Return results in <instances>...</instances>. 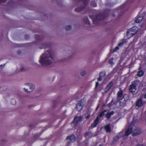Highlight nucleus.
Returning a JSON list of instances; mask_svg holds the SVG:
<instances>
[{
  "label": "nucleus",
  "instance_id": "nucleus-1",
  "mask_svg": "<svg viewBox=\"0 0 146 146\" xmlns=\"http://www.w3.org/2000/svg\"><path fill=\"white\" fill-rule=\"evenodd\" d=\"M53 61L52 52L50 50L45 52L40 56L39 60L40 63L43 66L51 64Z\"/></svg>",
  "mask_w": 146,
  "mask_h": 146
},
{
  "label": "nucleus",
  "instance_id": "nucleus-2",
  "mask_svg": "<svg viewBox=\"0 0 146 146\" xmlns=\"http://www.w3.org/2000/svg\"><path fill=\"white\" fill-rule=\"evenodd\" d=\"M138 30L137 27H133L129 29L127 33V35L129 38L133 36L135 34Z\"/></svg>",
  "mask_w": 146,
  "mask_h": 146
},
{
  "label": "nucleus",
  "instance_id": "nucleus-3",
  "mask_svg": "<svg viewBox=\"0 0 146 146\" xmlns=\"http://www.w3.org/2000/svg\"><path fill=\"white\" fill-rule=\"evenodd\" d=\"M142 131L141 129L139 127H136L134 129L132 133V135L133 136H137L141 134Z\"/></svg>",
  "mask_w": 146,
  "mask_h": 146
},
{
  "label": "nucleus",
  "instance_id": "nucleus-4",
  "mask_svg": "<svg viewBox=\"0 0 146 146\" xmlns=\"http://www.w3.org/2000/svg\"><path fill=\"white\" fill-rule=\"evenodd\" d=\"M82 118V117L81 116L76 117L72 121V124H73L74 126H76L78 122L81 120Z\"/></svg>",
  "mask_w": 146,
  "mask_h": 146
},
{
  "label": "nucleus",
  "instance_id": "nucleus-5",
  "mask_svg": "<svg viewBox=\"0 0 146 146\" xmlns=\"http://www.w3.org/2000/svg\"><path fill=\"white\" fill-rule=\"evenodd\" d=\"M133 129L131 125H129L126 129L124 136L127 137L132 133Z\"/></svg>",
  "mask_w": 146,
  "mask_h": 146
},
{
  "label": "nucleus",
  "instance_id": "nucleus-6",
  "mask_svg": "<svg viewBox=\"0 0 146 146\" xmlns=\"http://www.w3.org/2000/svg\"><path fill=\"white\" fill-rule=\"evenodd\" d=\"M102 16L98 15L97 16L93 15L90 16L93 21L95 23L96 21L100 20L102 18Z\"/></svg>",
  "mask_w": 146,
  "mask_h": 146
},
{
  "label": "nucleus",
  "instance_id": "nucleus-7",
  "mask_svg": "<svg viewBox=\"0 0 146 146\" xmlns=\"http://www.w3.org/2000/svg\"><path fill=\"white\" fill-rule=\"evenodd\" d=\"M25 85L27 86H29L30 90V91H31V92H33L35 89V86L33 84L30 83H26L25 84Z\"/></svg>",
  "mask_w": 146,
  "mask_h": 146
},
{
  "label": "nucleus",
  "instance_id": "nucleus-8",
  "mask_svg": "<svg viewBox=\"0 0 146 146\" xmlns=\"http://www.w3.org/2000/svg\"><path fill=\"white\" fill-rule=\"evenodd\" d=\"M137 90V88L135 85L131 84L129 86V91L133 93L135 92Z\"/></svg>",
  "mask_w": 146,
  "mask_h": 146
},
{
  "label": "nucleus",
  "instance_id": "nucleus-9",
  "mask_svg": "<svg viewBox=\"0 0 146 146\" xmlns=\"http://www.w3.org/2000/svg\"><path fill=\"white\" fill-rule=\"evenodd\" d=\"M106 76V73L104 72H102L100 73V77L98 79V80L99 81H101L104 79V77Z\"/></svg>",
  "mask_w": 146,
  "mask_h": 146
},
{
  "label": "nucleus",
  "instance_id": "nucleus-10",
  "mask_svg": "<svg viewBox=\"0 0 146 146\" xmlns=\"http://www.w3.org/2000/svg\"><path fill=\"white\" fill-rule=\"evenodd\" d=\"M100 118V117L98 116L94 120V123L91 125V127L92 128L96 127V126L98 123V121L99 120Z\"/></svg>",
  "mask_w": 146,
  "mask_h": 146
},
{
  "label": "nucleus",
  "instance_id": "nucleus-11",
  "mask_svg": "<svg viewBox=\"0 0 146 146\" xmlns=\"http://www.w3.org/2000/svg\"><path fill=\"white\" fill-rule=\"evenodd\" d=\"M116 105L118 108L122 107L125 105V103L121 101H117Z\"/></svg>",
  "mask_w": 146,
  "mask_h": 146
},
{
  "label": "nucleus",
  "instance_id": "nucleus-12",
  "mask_svg": "<svg viewBox=\"0 0 146 146\" xmlns=\"http://www.w3.org/2000/svg\"><path fill=\"white\" fill-rule=\"evenodd\" d=\"M113 83L112 82H110L105 88V92L106 93L113 86Z\"/></svg>",
  "mask_w": 146,
  "mask_h": 146
},
{
  "label": "nucleus",
  "instance_id": "nucleus-13",
  "mask_svg": "<svg viewBox=\"0 0 146 146\" xmlns=\"http://www.w3.org/2000/svg\"><path fill=\"white\" fill-rule=\"evenodd\" d=\"M66 139L67 140L70 139L71 141L73 142L75 140V137L74 135L72 134L70 137H67Z\"/></svg>",
  "mask_w": 146,
  "mask_h": 146
},
{
  "label": "nucleus",
  "instance_id": "nucleus-14",
  "mask_svg": "<svg viewBox=\"0 0 146 146\" xmlns=\"http://www.w3.org/2000/svg\"><path fill=\"white\" fill-rule=\"evenodd\" d=\"M137 101L136 102L135 106L138 107L141 106L143 105L145 103L144 101Z\"/></svg>",
  "mask_w": 146,
  "mask_h": 146
},
{
  "label": "nucleus",
  "instance_id": "nucleus-15",
  "mask_svg": "<svg viewBox=\"0 0 146 146\" xmlns=\"http://www.w3.org/2000/svg\"><path fill=\"white\" fill-rule=\"evenodd\" d=\"M114 114V112L112 111L110 112H108L106 115L105 117L108 119L111 117V116L113 115Z\"/></svg>",
  "mask_w": 146,
  "mask_h": 146
},
{
  "label": "nucleus",
  "instance_id": "nucleus-16",
  "mask_svg": "<svg viewBox=\"0 0 146 146\" xmlns=\"http://www.w3.org/2000/svg\"><path fill=\"white\" fill-rule=\"evenodd\" d=\"M82 108V105L81 104V102L78 103L76 106V109L78 111H80Z\"/></svg>",
  "mask_w": 146,
  "mask_h": 146
},
{
  "label": "nucleus",
  "instance_id": "nucleus-17",
  "mask_svg": "<svg viewBox=\"0 0 146 146\" xmlns=\"http://www.w3.org/2000/svg\"><path fill=\"white\" fill-rule=\"evenodd\" d=\"M104 128L106 130V132H110L111 131V129L110 128V125L108 124L106 125Z\"/></svg>",
  "mask_w": 146,
  "mask_h": 146
},
{
  "label": "nucleus",
  "instance_id": "nucleus-18",
  "mask_svg": "<svg viewBox=\"0 0 146 146\" xmlns=\"http://www.w3.org/2000/svg\"><path fill=\"white\" fill-rule=\"evenodd\" d=\"M140 84V82L139 81L135 80L132 82L131 84L133 85H135L136 87L137 85Z\"/></svg>",
  "mask_w": 146,
  "mask_h": 146
},
{
  "label": "nucleus",
  "instance_id": "nucleus-19",
  "mask_svg": "<svg viewBox=\"0 0 146 146\" xmlns=\"http://www.w3.org/2000/svg\"><path fill=\"white\" fill-rule=\"evenodd\" d=\"M119 137L118 136L115 137L113 138V141L112 143V144H114L115 143L119 140Z\"/></svg>",
  "mask_w": 146,
  "mask_h": 146
},
{
  "label": "nucleus",
  "instance_id": "nucleus-20",
  "mask_svg": "<svg viewBox=\"0 0 146 146\" xmlns=\"http://www.w3.org/2000/svg\"><path fill=\"white\" fill-rule=\"evenodd\" d=\"M144 74V73L142 71H139L137 73V76L141 77L143 76Z\"/></svg>",
  "mask_w": 146,
  "mask_h": 146
},
{
  "label": "nucleus",
  "instance_id": "nucleus-21",
  "mask_svg": "<svg viewBox=\"0 0 146 146\" xmlns=\"http://www.w3.org/2000/svg\"><path fill=\"white\" fill-rule=\"evenodd\" d=\"M143 19L142 17H139L135 20V22L136 23H139L142 21Z\"/></svg>",
  "mask_w": 146,
  "mask_h": 146
},
{
  "label": "nucleus",
  "instance_id": "nucleus-22",
  "mask_svg": "<svg viewBox=\"0 0 146 146\" xmlns=\"http://www.w3.org/2000/svg\"><path fill=\"white\" fill-rule=\"evenodd\" d=\"M123 99L124 100H128L129 99V96L127 94H125L123 97Z\"/></svg>",
  "mask_w": 146,
  "mask_h": 146
},
{
  "label": "nucleus",
  "instance_id": "nucleus-23",
  "mask_svg": "<svg viewBox=\"0 0 146 146\" xmlns=\"http://www.w3.org/2000/svg\"><path fill=\"white\" fill-rule=\"evenodd\" d=\"M84 22L86 24H89L90 22L88 21V17H85L84 19H83Z\"/></svg>",
  "mask_w": 146,
  "mask_h": 146
},
{
  "label": "nucleus",
  "instance_id": "nucleus-24",
  "mask_svg": "<svg viewBox=\"0 0 146 146\" xmlns=\"http://www.w3.org/2000/svg\"><path fill=\"white\" fill-rule=\"evenodd\" d=\"M122 95V92L121 90H120L117 93V97L118 98H120Z\"/></svg>",
  "mask_w": 146,
  "mask_h": 146
},
{
  "label": "nucleus",
  "instance_id": "nucleus-25",
  "mask_svg": "<svg viewBox=\"0 0 146 146\" xmlns=\"http://www.w3.org/2000/svg\"><path fill=\"white\" fill-rule=\"evenodd\" d=\"M72 29V27L70 25L67 26L65 27V29L66 31H68Z\"/></svg>",
  "mask_w": 146,
  "mask_h": 146
},
{
  "label": "nucleus",
  "instance_id": "nucleus-26",
  "mask_svg": "<svg viewBox=\"0 0 146 146\" xmlns=\"http://www.w3.org/2000/svg\"><path fill=\"white\" fill-rule=\"evenodd\" d=\"M86 73V70H83L80 73V75L81 76H84Z\"/></svg>",
  "mask_w": 146,
  "mask_h": 146
},
{
  "label": "nucleus",
  "instance_id": "nucleus-27",
  "mask_svg": "<svg viewBox=\"0 0 146 146\" xmlns=\"http://www.w3.org/2000/svg\"><path fill=\"white\" fill-rule=\"evenodd\" d=\"M113 58H111L109 61V64H110L111 65H113L114 64V63L113 62Z\"/></svg>",
  "mask_w": 146,
  "mask_h": 146
},
{
  "label": "nucleus",
  "instance_id": "nucleus-28",
  "mask_svg": "<svg viewBox=\"0 0 146 146\" xmlns=\"http://www.w3.org/2000/svg\"><path fill=\"white\" fill-rule=\"evenodd\" d=\"M23 89L24 91L26 93H31V91H30L29 90H28V89L27 88H24Z\"/></svg>",
  "mask_w": 146,
  "mask_h": 146
},
{
  "label": "nucleus",
  "instance_id": "nucleus-29",
  "mask_svg": "<svg viewBox=\"0 0 146 146\" xmlns=\"http://www.w3.org/2000/svg\"><path fill=\"white\" fill-rule=\"evenodd\" d=\"M39 97V96H38L35 95L33 96L32 99L33 100H37Z\"/></svg>",
  "mask_w": 146,
  "mask_h": 146
},
{
  "label": "nucleus",
  "instance_id": "nucleus-30",
  "mask_svg": "<svg viewBox=\"0 0 146 146\" xmlns=\"http://www.w3.org/2000/svg\"><path fill=\"white\" fill-rule=\"evenodd\" d=\"M104 111H102L99 115L98 116L100 117H101L104 116Z\"/></svg>",
  "mask_w": 146,
  "mask_h": 146
},
{
  "label": "nucleus",
  "instance_id": "nucleus-31",
  "mask_svg": "<svg viewBox=\"0 0 146 146\" xmlns=\"http://www.w3.org/2000/svg\"><path fill=\"white\" fill-rule=\"evenodd\" d=\"M82 9L81 8H79L77 9H76V11L77 12H80L82 11Z\"/></svg>",
  "mask_w": 146,
  "mask_h": 146
},
{
  "label": "nucleus",
  "instance_id": "nucleus-32",
  "mask_svg": "<svg viewBox=\"0 0 146 146\" xmlns=\"http://www.w3.org/2000/svg\"><path fill=\"white\" fill-rule=\"evenodd\" d=\"M121 42L123 44H124L127 42V40L126 39H123L121 40Z\"/></svg>",
  "mask_w": 146,
  "mask_h": 146
},
{
  "label": "nucleus",
  "instance_id": "nucleus-33",
  "mask_svg": "<svg viewBox=\"0 0 146 146\" xmlns=\"http://www.w3.org/2000/svg\"><path fill=\"white\" fill-rule=\"evenodd\" d=\"M119 49V47L118 46L115 47L113 50V52H115Z\"/></svg>",
  "mask_w": 146,
  "mask_h": 146
},
{
  "label": "nucleus",
  "instance_id": "nucleus-34",
  "mask_svg": "<svg viewBox=\"0 0 146 146\" xmlns=\"http://www.w3.org/2000/svg\"><path fill=\"white\" fill-rule=\"evenodd\" d=\"M11 103L13 105H15L16 104V101H12V102H11Z\"/></svg>",
  "mask_w": 146,
  "mask_h": 146
},
{
  "label": "nucleus",
  "instance_id": "nucleus-35",
  "mask_svg": "<svg viewBox=\"0 0 146 146\" xmlns=\"http://www.w3.org/2000/svg\"><path fill=\"white\" fill-rule=\"evenodd\" d=\"M86 115V119H88L89 118V117H90V114H86V115Z\"/></svg>",
  "mask_w": 146,
  "mask_h": 146
},
{
  "label": "nucleus",
  "instance_id": "nucleus-36",
  "mask_svg": "<svg viewBox=\"0 0 146 146\" xmlns=\"http://www.w3.org/2000/svg\"><path fill=\"white\" fill-rule=\"evenodd\" d=\"M90 133L89 132L86 133L85 134V137H86L87 136H88V135H89Z\"/></svg>",
  "mask_w": 146,
  "mask_h": 146
},
{
  "label": "nucleus",
  "instance_id": "nucleus-37",
  "mask_svg": "<svg viewBox=\"0 0 146 146\" xmlns=\"http://www.w3.org/2000/svg\"><path fill=\"white\" fill-rule=\"evenodd\" d=\"M123 44L121 42H119V44H118V46H122Z\"/></svg>",
  "mask_w": 146,
  "mask_h": 146
},
{
  "label": "nucleus",
  "instance_id": "nucleus-38",
  "mask_svg": "<svg viewBox=\"0 0 146 146\" xmlns=\"http://www.w3.org/2000/svg\"><path fill=\"white\" fill-rule=\"evenodd\" d=\"M99 85V83L98 82H96V88Z\"/></svg>",
  "mask_w": 146,
  "mask_h": 146
},
{
  "label": "nucleus",
  "instance_id": "nucleus-39",
  "mask_svg": "<svg viewBox=\"0 0 146 146\" xmlns=\"http://www.w3.org/2000/svg\"><path fill=\"white\" fill-rule=\"evenodd\" d=\"M61 97L60 96H58L57 97V98L56 99V100H61Z\"/></svg>",
  "mask_w": 146,
  "mask_h": 146
},
{
  "label": "nucleus",
  "instance_id": "nucleus-40",
  "mask_svg": "<svg viewBox=\"0 0 146 146\" xmlns=\"http://www.w3.org/2000/svg\"><path fill=\"white\" fill-rule=\"evenodd\" d=\"M5 65H1V68H3L4 67Z\"/></svg>",
  "mask_w": 146,
  "mask_h": 146
},
{
  "label": "nucleus",
  "instance_id": "nucleus-41",
  "mask_svg": "<svg viewBox=\"0 0 146 146\" xmlns=\"http://www.w3.org/2000/svg\"><path fill=\"white\" fill-rule=\"evenodd\" d=\"M136 146H143V145L141 144H140L137 145Z\"/></svg>",
  "mask_w": 146,
  "mask_h": 146
},
{
  "label": "nucleus",
  "instance_id": "nucleus-42",
  "mask_svg": "<svg viewBox=\"0 0 146 146\" xmlns=\"http://www.w3.org/2000/svg\"><path fill=\"white\" fill-rule=\"evenodd\" d=\"M99 105H98V106H97V108H96V110H97V109H98V108H99Z\"/></svg>",
  "mask_w": 146,
  "mask_h": 146
},
{
  "label": "nucleus",
  "instance_id": "nucleus-43",
  "mask_svg": "<svg viewBox=\"0 0 146 146\" xmlns=\"http://www.w3.org/2000/svg\"><path fill=\"white\" fill-rule=\"evenodd\" d=\"M6 0H0V1H2L3 2H4L6 1Z\"/></svg>",
  "mask_w": 146,
  "mask_h": 146
},
{
  "label": "nucleus",
  "instance_id": "nucleus-44",
  "mask_svg": "<svg viewBox=\"0 0 146 146\" xmlns=\"http://www.w3.org/2000/svg\"><path fill=\"white\" fill-rule=\"evenodd\" d=\"M144 98H146V93L144 95Z\"/></svg>",
  "mask_w": 146,
  "mask_h": 146
},
{
  "label": "nucleus",
  "instance_id": "nucleus-45",
  "mask_svg": "<svg viewBox=\"0 0 146 146\" xmlns=\"http://www.w3.org/2000/svg\"><path fill=\"white\" fill-rule=\"evenodd\" d=\"M70 143V142L69 141H68L67 142V144L68 145Z\"/></svg>",
  "mask_w": 146,
  "mask_h": 146
},
{
  "label": "nucleus",
  "instance_id": "nucleus-46",
  "mask_svg": "<svg viewBox=\"0 0 146 146\" xmlns=\"http://www.w3.org/2000/svg\"><path fill=\"white\" fill-rule=\"evenodd\" d=\"M21 70L22 71H23L24 70H23V69L22 68H21Z\"/></svg>",
  "mask_w": 146,
  "mask_h": 146
},
{
  "label": "nucleus",
  "instance_id": "nucleus-47",
  "mask_svg": "<svg viewBox=\"0 0 146 146\" xmlns=\"http://www.w3.org/2000/svg\"><path fill=\"white\" fill-rule=\"evenodd\" d=\"M99 146H102V145H100Z\"/></svg>",
  "mask_w": 146,
  "mask_h": 146
},
{
  "label": "nucleus",
  "instance_id": "nucleus-48",
  "mask_svg": "<svg viewBox=\"0 0 146 146\" xmlns=\"http://www.w3.org/2000/svg\"><path fill=\"white\" fill-rule=\"evenodd\" d=\"M104 111V112L105 111H106V110H105Z\"/></svg>",
  "mask_w": 146,
  "mask_h": 146
},
{
  "label": "nucleus",
  "instance_id": "nucleus-49",
  "mask_svg": "<svg viewBox=\"0 0 146 146\" xmlns=\"http://www.w3.org/2000/svg\"><path fill=\"white\" fill-rule=\"evenodd\" d=\"M138 100L139 101V100Z\"/></svg>",
  "mask_w": 146,
  "mask_h": 146
},
{
  "label": "nucleus",
  "instance_id": "nucleus-50",
  "mask_svg": "<svg viewBox=\"0 0 146 146\" xmlns=\"http://www.w3.org/2000/svg\"><path fill=\"white\" fill-rule=\"evenodd\" d=\"M145 60H146V57H145Z\"/></svg>",
  "mask_w": 146,
  "mask_h": 146
}]
</instances>
